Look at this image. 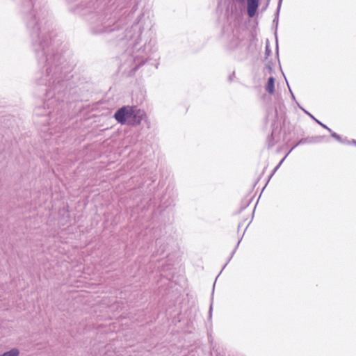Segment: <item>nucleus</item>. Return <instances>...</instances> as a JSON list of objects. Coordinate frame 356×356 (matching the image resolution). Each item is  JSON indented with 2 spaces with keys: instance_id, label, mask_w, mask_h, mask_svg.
<instances>
[{
  "instance_id": "nucleus-17",
  "label": "nucleus",
  "mask_w": 356,
  "mask_h": 356,
  "mask_svg": "<svg viewBox=\"0 0 356 356\" xmlns=\"http://www.w3.org/2000/svg\"><path fill=\"white\" fill-rule=\"evenodd\" d=\"M47 95H50V90H49L47 91Z\"/></svg>"
},
{
  "instance_id": "nucleus-12",
  "label": "nucleus",
  "mask_w": 356,
  "mask_h": 356,
  "mask_svg": "<svg viewBox=\"0 0 356 356\" xmlns=\"http://www.w3.org/2000/svg\"><path fill=\"white\" fill-rule=\"evenodd\" d=\"M304 112L307 114L309 117H311L316 122H317L318 124H320L322 127L324 129L327 128V126L324 124H323L321 122H320L318 120H317L315 117H314L311 113L305 111V109L302 108Z\"/></svg>"
},
{
  "instance_id": "nucleus-6",
  "label": "nucleus",
  "mask_w": 356,
  "mask_h": 356,
  "mask_svg": "<svg viewBox=\"0 0 356 356\" xmlns=\"http://www.w3.org/2000/svg\"><path fill=\"white\" fill-rule=\"evenodd\" d=\"M323 136H318L312 138H305L300 139L291 149L292 151L295 147L298 146L299 145L305 144V143H319L322 141Z\"/></svg>"
},
{
  "instance_id": "nucleus-7",
  "label": "nucleus",
  "mask_w": 356,
  "mask_h": 356,
  "mask_svg": "<svg viewBox=\"0 0 356 356\" xmlns=\"http://www.w3.org/2000/svg\"><path fill=\"white\" fill-rule=\"evenodd\" d=\"M275 79L273 76L268 78V82L266 86V90L270 95H273L275 92L274 89Z\"/></svg>"
},
{
  "instance_id": "nucleus-3",
  "label": "nucleus",
  "mask_w": 356,
  "mask_h": 356,
  "mask_svg": "<svg viewBox=\"0 0 356 356\" xmlns=\"http://www.w3.org/2000/svg\"><path fill=\"white\" fill-rule=\"evenodd\" d=\"M130 111H131V106H123L115 112L114 118L120 124H125L131 118Z\"/></svg>"
},
{
  "instance_id": "nucleus-10",
  "label": "nucleus",
  "mask_w": 356,
  "mask_h": 356,
  "mask_svg": "<svg viewBox=\"0 0 356 356\" xmlns=\"http://www.w3.org/2000/svg\"><path fill=\"white\" fill-rule=\"evenodd\" d=\"M325 129H327L331 134V136L332 138H334V139H336L337 141L343 143H344L343 140H342V138H341V136L337 134V133L332 131L329 127H327V128H325Z\"/></svg>"
},
{
  "instance_id": "nucleus-1",
  "label": "nucleus",
  "mask_w": 356,
  "mask_h": 356,
  "mask_svg": "<svg viewBox=\"0 0 356 356\" xmlns=\"http://www.w3.org/2000/svg\"><path fill=\"white\" fill-rule=\"evenodd\" d=\"M28 26L31 28V35L34 44H38L39 49H36V54L39 58V62L43 63L47 58H54L55 56L58 60L60 58L58 54L50 56L49 54V44L51 39L49 35V29L44 26L42 28L35 21V16H31V19L28 23Z\"/></svg>"
},
{
  "instance_id": "nucleus-9",
  "label": "nucleus",
  "mask_w": 356,
  "mask_h": 356,
  "mask_svg": "<svg viewBox=\"0 0 356 356\" xmlns=\"http://www.w3.org/2000/svg\"><path fill=\"white\" fill-rule=\"evenodd\" d=\"M19 350L17 348H12L11 350L3 353L0 356H19Z\"/></svg>"
},
{
  "instance_id": "nucleus-19",
  "label": "nucleus",
  "mask_w": 356,
  "mask_h": 356,
  "mask_svg": "<svg viewBox=\"0 0 356 356\" xmlns=\"http://www.w3.org/2000/svg\"><path fill=\"white\" fill-rule=\"evenodd\" d=\"M291 152V150H290L289 152H288V154H287L284 157L286 158V156L289 154H290V152Z\"/></svg>"
},
{
  "instance_id": "nucleus-13",
  "label": "nucleus",
  "mask_w": 356,
  "mask_h": 356,
  "mask_svg": "<svg viewBox=\"0 0 356 356\" xmlns=\"http://www.w3.org/2000/svg\"><path fill=\"white\" fill-rule=\"evenodd\" d=\"M56 102V99L52 96L47 102H44V106H47L48 109H50V106Z\"/></svg>"
},
{
  "instance_id": "nucleus-15",
  "label": "nucleus",
  "mask_w": 356,
  "mask_h": 356,
  "mask_svg": "<svg viewBox=\"0 0 356 356\" xmlns=\"http://www.w3.org/2000/svg\"><path fill=\"white\" fill-rule=\"evenodd\" d=\"M270 54H271V50L270 49L269 44H267L266 45V48H265L266 58H267L270 56Z\"/></svg>"
},
{
  "instance_id": "nucleus-4",
  "label": "nucleus",
  "mask_w": 356,
  "mask_h": 356,
  "mask_svg": "<svg viewBox=\"0 0 356 356\" xmlns=\"http://www.w3.org/2000/svg\"><path fill=\"white\" fill-rule=\"evenodd\" d=\"M131 118L129 120V124L132 126L139 125L142 120L146 118V115L144 111L137 108L136 107L131 106Z\"/></svg>"
},
{
  "instance_id": "nucleus-16",
  "label": "nucleus",
  "mask_w": 356,
  "mask_h": 356,
  "mask_svg": "<svg viewBox=\"0 0 356 356\" xmlns=\"http://www.w3.org/2000/svg\"><path fill=\"white\" fill-rule=\"evenodd\" d=\"M285 157H284L281 161L279 163V164L275 168V169L273 170V173L271 174L270 175V177L273 176V175L275 173V172L280 168V166L281 165V164L282 163L283 161L284 160Z\"/></svg>"
},
{
  "instance_id": "nucleus-5",
  "label": "nucleus",
  "mask_w": 356,
  "mask_h": 356,
  "mask_svg": "<svg viewBox=\"0 0 356 356\" xmlns=\"http://www.w3.org/2000/svg\"><path fill=\"white\" fill-rule=\"evenodd\" d=\"M239 3H247V11L250 17L254 16L258 8L259 0H235Z\"/></svg>"
},
{
  "instance_id": "nucleus-2",
  "label": "nucleus",
  "mask_w": 356,
  "mask_h": 356,
  "mask_svg": "<svg viewBox=\"0 0 356 356\" xmlns=\"http://www.w3.org/2000/svg\"><path fill=\"white\" fill-rule=\"evenodd\" d=\"M60 59L61 58L58 60L55 56H54L53 58H50L46 59V61H44L47 63L46 76L40 79L39 84L45 85L54 88H56V86H55L56 81H57V84H60L61 81L60 74H61L62 70L56 63L59 62Z\"/></svg>"
},
{
  "instance_id": "nucleus-11",
  "label": "nucleus",
  "mask_w": 356,
  "mask_h": 356,
  "mask_svg": "<svg viewBox=\"0 0 356 356\" xmlns=\"http://www.w3.org/2000/svg\"><path fill=\"white\" fill-rule=\"evenodd\" d=\"M240 42H241L238 38H234L230 42L229 44V48L231 49H234L239 45Z\"/></svg>"
},
{
  "instance_id": "nucleus-8",
  "label": "nucleus",
  "mask_w": 356,
  "mask_h": 356,
  "mask_svg": "<svg viewBox=\"0 0 356 356\" xmlns=\"http://www.w3.org/2000/svg\"><path fill=\"white\" fill-rule=\"evenodd\" d=\"M45 107L42 108L41 106H38L35 109V113L36 115H49L51 113V111L49 110L48 111L43 112V110H45Z\"/></svg>"
},
{
  "instance_id": "nucleus-14",
  "label": "nucleus",
  "mask_w": 356,
  "mask_h": 356,
  "mask_svg": "<svg viewBox=\"0 0 356 356\" xmlns=\"http://www.w3.org/2000/svg\"><path fill=\"white\" fill-rule=\"evenodd\" d=\"M282 1V0H280L279 1L278 7H277V13H276V17L273 19V23H275L276 26H277V24H278V15H279V12H280Z\"/></svg>"
},
{
  "instance_id": "nucleus-18",
  "label": "nucleus",
  "mask_w": 356,
  "mask_h": 356,
  "mask_svg": "<svg viewBox=\"0 0 356 356\" xmlns=\"http://www.w3.org/2000/svg\"><path fill=\"white\" fill-rule=\"evenodd\" d=\"M352 143H353V144H355V145H356V140H353Z\"/></svg>"
}]
</instances>
